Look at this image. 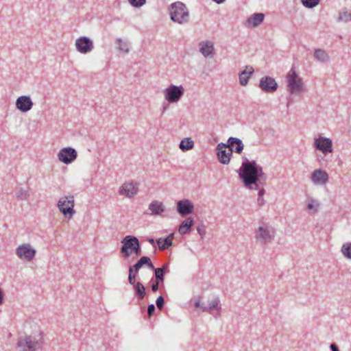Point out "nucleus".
I'll list each match as a JSON object with an SVG mask.
<instances>
[{
  "mask_svg": "<svg viewBox=\"0 0 351 351\" xmlns=\"http://www.w3.org/2000/svg\"><path fill=\"white\" fill-rule=\"evenodd\" d=\"M237 172L245 186L250 189H257L259 186L258 182H265L267 179L262 167L256 160H249L245 156L242 157L241 166Z\"/></svg>",
  "mask_w": 351,
  "mask_h": 351,
  "instance_id": "nucleus-1",
  "label": "nucleus"
},
{
  "mask_svg": "<svg viewBox=\"0 0 351 351\" xmlns=\"http://www.w3.org/2000/svg\"><path fill=\"white\" fill-rule=\"evenodd\" d=\"M23 351H43L45 339L38 324L29 318L23 324Z\"/></svg>",
  "mask_w": 351,
  "mask_h": 351,
  "instance_id": "nucleus-2",
  "label": "nucleus"
},
{
  "mask_svg": "<svg viewBox=\"0 0 351 351\" xmlns=\"http://www.w3.org/2000/svg\"><path fill=\"white\" fill-rule=\"evenodd\" d=\"M123 244L120 252L123 257L126 258L130 257L132 253L136 256L141 254V246L138 239L132 235H127L122 240Z\"/></svg>",
  "mask_w": 351,
  "mask_h": 351,
  "instance_id": "nucleus-3",
  "label": "nucleus"
},
{
  "mask_svg": "<svg viewBox=\"0 0 351 351\" xmlns=\"http://www.w3.org/2000/svg\"><path fill=\"white\" fill-rule=\"evenodd\" d=\"M169 14L171 20L178 24L186 23L189 21V11L186 5L181 1L171 4Z\"/></svg>",
  "mask_w": 351,
  "mask_h": 351,
  "instance_id": "nucleus-4",
  "label": "nucleus"
},
{
  "mask_svg": "<svg viewBox=\"0 0 351 351\" xmlns=\"http://www.w3.org/2000/svg\"><path fill=\"white\" fill-rule=\"evenodd\" d=\"M288 90L291 94L303 91V80L299 77L293 68L289 71L287 75Z\"/></svg>",
  "mask_w": 351,
  "mask_h": 351,
  "instance_id": "nucleus-5",
  "label": "nucleus"
},
{
  "mask_svg": "<svg viewBox=\"0 0 351 351\" xmlns=\"http://www.w3.org/2000/svg\"><path fill=\"white\" fill-rule=\"evenodd\" d=\"M57 206L60 212L64 215H69L71 217L75 213L74 210V196L69 195L62 197L58 202Z\"/></svg>",
  "mask_w": 351,
  "mask_h": 351,
  "instance_id": "nucleus-6",
  "label": "nucleus"
},
{
  "mask_svg": "<svg viewBox=\"0 0 351 351\" xmlns=\"http://www.w3.org/2000/svg\"><path fill=\"white\" fill-rule=\"evenodd\" d=\"M165 99L170 104L177 103L184 93L182 86L169 85L163 90Z\"/></svg>",
  "mask_w": 351,
  "mask_h": 351,
  "instance_id": "nucleus-7",
  "label": "nucleus"
},
{
  "mask_svg": "<svg viewBox=\"0 0 351 351\" xmlns=\"http://www.w3.org/2000/svg\"><path fill=\"white\" fill-rule=\"evenodd\" d=\"M275 230L269 226H260L256 231L255 237L262 244L270 243L274 238Z\"/></svg>",
  "mask_w": 351,
  "mask_h": 351,
  "instance_id": "nucleus-8",
  "label": "nucleus"
},
{
  "mask_svg": "<svg viewBox=\"0 0 351 351\" xmlns=\"http://www.w3.org/2000/svg\"><path fill=\"white\" fill-rule=\"evenodd\" d=\"M216 149L219 161L223 165L228 164L232 156L233 149L228 147V143H220Z\"/></svg>",
  "mask_w": 351,
  "mask_h": 351,
  "instance_id": "nucleus-9",
  "label": "nucleus"
},
{
  "mask_svg": "<svg viewBox=\"0 0 351 351\" xmlns=\"http://www.w3.org/2000/svg\"><path fill=\"white\" fill-rule=\"evenodd\" d=\"M77 157V151L71 147L61 149L58 154V160L66 165L71 163Z\"/></svg>",
  "mask_w": 351,
  "mask_h": 351,
  "instance_id": "nucleus-10",
  "label": "nucleus"
},
{
  "mask_svg": "<svg viewBox=\"0 0 351 351\" xmlns=\"http://www.w3.org/2000/svg\"><path fill=\"white\" fill-rule=\"evenodd\" d=\"M75 47L77 51L81 53L86 54L93 49V42L88 37L81 36L76 39Z\"/></svg>",
  "mask_w": 351,
  "mask_h": 351,
  "instance_id": "nucleus-11",
  "label": "nucleus"
},
{
  "mask_svg": "<svg viewBox=\"0 0 351 351\" xmlns=\"http://www.w3.org/2000/svg\"><path fill=\"white\" fill-rule=\"evenodd\" d=\"M278 86L275 79L271 77L265 76L260 80L259 87L265 93H274L278 89Z\"/></svg>",
  "mask_w": 351,
  "mask_h": 351,
  "instance_id": "nucleus-12",
  "label": "nucleus"
},
{
  "mask_svg": "<svg viewBox=\"0 0 351 351\" xmlns=\"http://www.w3.org/2000/svg\"><path fill=\"white\" fill-rule=\"evenodd\" d=\"M317 149L321 151L323 154H326L332 152V141L326 137H319L316 138L314 143Z\"/></svg>",
  "mask_w": 351,
  "mask_h": 351,
  "instance_id": "nucleus-13",
  "label": "nucleus"
},
{
  "mask_svg": "<svg viewBox=\"0 0 351 351\" xmlns=\"http://www.w3.org/2000/svg\"><path fill=\"white\" fill-rule=\"evenodd\" d=\"M199 51L205 58H213L215 56L214 43L210 40H203L199 43Z\"/></svg>",
  "mask_w": 351,
  "mask_h": 351,
  "instance_id": "nucleus-14",
  "label": "nucleus"
},
{
  "mask_svg": "<svg viewBox=\"0 0 351 351\" xmlns=\"http://www.w3.org/2000/svg\"><path fill=\"white\" fill-rule=\"evenodd\" d=\"M177 211L182 216L191 214L194 210V205L188 199H184L177 202Z\"/></svg>",
  "mask_w": 351,
  "mask_h": 351,
  "instance_id": "nucleus-15",
  "label": "nucleus"
},
{
  "mask_svg": "<svg viewBox=\"0 0 351 351\" xmlns=\"http://www.w3.org/2000/svg\"><path fill=\"white\" fill-rule=\"evenodd\" d=\"M138 187L132 182L124 183L120 187L119 193L120 195H125L128 198H132L137 194Z\"/></svg>",
  "mask_w": 351,
  "mask_h": 351,
  "instance_id": "nucleus-16",
  "label": "nucleus"
},
{
  "mask_svg": "<svg viewBox=\"0 0 351 351\" xmlns=\"http://www.w3.org/2000/svg\"><path fill=\"white\" fill-rule=\"evenodd\" d=\"M264 19L263 13L254 14L245 21L244 25L247 27H256L263 22Z\"/></svg>",
  "mask_w": 351,
  "mask_h": 351,
  "instance_id": "nucleus-17",
  "label": "nucleus"
},
{
  "mask_svg": "<svg viewBox=\"0 0 351 351\" xmlns=\"http://www.w3.org/2000/svg\"><path fill=\"white\" fill-rule=\"evenodd\" d=\"M311 179L315 183L324 185L328 180V174L322 169L315 170L312 173Z\"/></svg>",
  "mask_w": 351,
  "mask_h": 351,
  "instance_id": "nucleus-18",
  "label": "nucleus"
},
{
  "mask_svg": "<svg viewBox=\"0 0 351 351\" xmlns=\"http://www.w3.org/2000/svg\"><path fill=\"white\" fill-rule=\"evenodd\" d=\"M148 209L150 211V215H160L166 210L165 206L158 200L152 201L149 204Z\"/></svg>",
  "mask_w": 351,
  "mask_h": 351,
  "instance_id": "nucleus-19",
  "label": "nucleus"
},
{
  "mask_svg": "<svg viewBox=\"0 0 351 351\" xmlns=\"http://www.w3.org/2000/svg\"><path fill=\"white\" fill-rule=\"evenodd\" d=\"M194 225V220L192 217H189L182 221L178 228V232L181 235L189 234L191 231V228Z\"/></svg>",
  "mask_w": 351,
  "mask_h": 351,
  "instance_id": "nucleus-20",
  "label": "nucleus"
},
{
  "mask_svg": "<svg viewBox=\"0 0 351 351\" xmlns=\"http://www.w3.org/2000/svg\"><path fill=\"white\" fill-rule=\"evenodd\" d=\"M254 70L251 66H246L245 70L241 71L239 74V83L241 86H246L248 83L250 77L254 73Z\"/></svg>",
  "mask_w": 351,
  "mask_h": 351,
  "instance_id": "nucleus-21",
  "label": "nucleus"
},
{
  "mask_svg": "<svg viewBox=\"0 0 351 351\" xmlns=\"http://www.w3.org/2000/svg\"><path fill=\"white\" fill-rule=\"evenodd\" d=\"M228 147L233 149V151H234L237 154H241L243 150V143H242V141L237 137H230L228 139Z\"/></svg>",
  "mask_w": 351,
  "mask_h": 351,
  "instance_id": "nucleus-22",
  "label": "nucleus"
},
{
  "mask_svg": "<svg viewBox=\"0 0 351 351\" xmlns=\"http://www.w3.org/2000/svg\"><path fill=\"white\" fill-rule=\"evenodd\" d=\"M173 234L171 233L165 238H159L156 240V243L158 245L159 250L163 251L168 249L173 245Z\"/></svg>",
  "mask_w": 351,
  "mask_h": 351,
  "instance_id": "nucleus-23",
  "label": "nucleus"
},
{
  "mask_svg": "<svg viewBox=\"0 0 351 351\" xmlns=\"http://www.w3.org/2000/svg\"><path fill=\"white\" fill-rule=\"evenodd\" d=\"M36 254V250L29 244H23V261H32Z\"/></svg>",
  "mask_w": 351,
  "mask_h": 351,
  "instance_id": "nucleus-24",
  "label": "nucleus"
},
{
  "mask_svg": "<svg viewBox=\"0 0 351 351\" xmlns=\"http://www.w3.org/2000/svg\"><path fill=\"white\" fill-rule=\"evenodd\" d=\"M133 285L134 290L138 300H143L146 295L145 288L144 285L140 282H138Z\"/></svg>",
  "mask_w": 351,
  "mask_h": 351,
  "instance_id": "nucleus-25",
  "label": "nucleus"
},
{
  "mask_svg": "<svg viewBox=\"0 0 351 351\" xmlns=\"http://www.w3.org/2000/svg\"><path fill=\"white\" fill-rule=\"evenodd\" d=\"M314 57L320 62H326L330 60L329 55L323 49H316L314 51Z\"/></svg>",
  "mask_w": 351,
  "mask_h": 351,
  "instance_id": "nucleus-26",
  "label": "nucleus"
},
{
  "mask_svg": "<svg viewBox=\"0 0 351 351\" xmlns=\"http://www.w3.org/2000/svg\"><path fill=\"white\" fill-rule=\"evenodd\" d=\"M179 147L183 152L191 150L194 147V142L189 137L184 138L180 141Z\"/></svg>",
  "mask_w": 351,
  "mask_h": 351,
  "instance_id": "nucleus-27",
  "label": "nucleus"
},
{
  "mask_svg": "<svg viewBox=\"0 0 351 351\" xmlns=\"http://www.w3.org/2000/svg\"><path fill=\"white\" fill-rule=\"evenodd\" d=\"M337 21L338 22L348 23L351 21V12H348L346 9L339 13Z\"/></svg>",
  "mask_w": 351,
  "mask_h": 351,
  "instance_id": "nucleus-28",
  "label": "nucleus"
},
{
  "mask_svg": "<svg viewBox=\"0 0 351 351\" xmlns=\"http://www.w3.org/2000/svg\"><path fill=\"white\" fill-rule=\"evenodd\" d=\"M341 252L347 259H351V242L343 244L341 248Z\"/></svg>",
  "mask_w": 351,
  "mask_h": 351,
  "instance_id": "nucleus-29",
  "label": "nucleus"
},
{
  "mask_svg": "<svg viewBox=\"0 0 351 351\" xmlns=\"http://www.w3.org/2000/svg\"><path fill=\"white\" fill-rule=\"evenodd\" d=\"M33 102L29 96L23 95V112H27L32 109Z\"/></svg>",
  "mask_w": 351,
  "mask_h": 351,
  "instance_id": "nucleus-30",
  "label": "nucleus"
},
{
  "mask_svg": "<svg viewBox=\"0 0 351 351\" xmlns=\"http://www.w3.org/2000/svg\"><path fill=\"white\" fill-rule=\"evenodd\" d=\"M302 4L306 8L312 9L318 5L320 0H300Z\"/></svg>",
  "mask_w": 351,
  "mask_h": 351,
  "instance_id": "nucleus-31",
  "label": "nucleus"
},
{
  "mask_svg": "<svg viewBox=\"0 0 351 351\" xmlns=\"http://www.w3.org/2000/svg\"><path fill=\"white\" fill-rule=\"evenodd\" d=\"M116 43L119 45L118 49L121 52H124L125 53H129L130 49L128 43H123L121 38H117L116 40Z\"/></svg>",
  "mask_w": 351,
  "mask_h": 351,
  "instance_id": "nucleus-32",
  "label": "nucleus"
},
{
  "mask_svg": "<svg viewBox=\"0 0 351 351\" xmlns=\"http://www.w3.org/2000/svg\"><path fill=\"white\" fill-rule=\"evenodd\" d=\"M154 275H155V278H156L155 280L160 282H164L165 273H163V271L162 270V269L156 268V269H154Z\"/></svg>",
  "mask_w": 351,
  "mask_h": 351,
  "instance_id": "nucleus-33",
  "label": "nucleus"
},
{
  "mask_svg": "<svg viewBox=\"0 0 351 351\" xmlns=\"http://www.w3.org/2000/svg\"><path fill=\"white\" fill-rule=\"evenodd\" d=\"M197 231L198 234L200 235L202 238H203L206 233V229L204 223L203 221H201L197 226Z\"/></svg>",
  "mask_w": 351,
  "mask_h": 351,
  "instance_id": "nucleus-34",
  "label": "nucleus"
},
{
  "mask_svg": "<svg viewBox=\"0 0 351 351\" xmlns=\"http://www.w3.org/2000/svg\"><path fill=\"white\" fill-rule=\"evenodd\" d=\"M128 1L134 8H140L146 3V0H128Z\"/></svg>",
  "mask_w": 351,
  "mask_h": 351,
  "instance_id": "nucleus-35",
  "label": "nucleus"
},
{
  "mask_svg": "<svg viewBox=\"0 0 351 351\" xmlns=\"http://www.w3.org/2000/svg\"><path fill=\"white\" fill-rule=\"evenodd\" d=\"M219 302H220V301H219V298H217V297L215 298L209 303V304L208 306V308H210V310L213 309V308H218Z\"/></svg>",
  "mask_w": 351,
  "mask_h": 351,
  "instance_id": "nucleus-36",
  "label": "nucleus"
},
{
  "mask_svg": "<svg viewBox=\"0 0 351 351\" xmlns=\"http://www.w3.org/2000/svg\"><path fill=\"white\" fill-rule=\"evenodd\" d=\"M156 304L158 309L161 310L164 307L165 300L162 295L157 298Z\"/></svg>",
  "mask_w": 351,
  "mask_h": 351,
  "instance_id": "nucleus-37",
  "label": "nucleus"
},
{
  "mask_svg": "<svg viewBox=\"0 0 351 351\" xmlns=\"http://www.w3.org/2000/svg\"><path fill=\"white\" fill-rule=\"evenodd\" d=\"M129 274H128V282L130 285H134L136 282V274H134L132 271V269H128Z\"/></svg>",
  "mask_w": 351,
  "mask_h": 351,
  "instance_id": "nucleus-38",
  "label": "nucleus"
},
{
  "mask_svg": "<svg viewBox=\"0 0 351 351\" xmlns=\"http://www.w3.org/2000/svg\"><path fill=\"white\" fill-rule=\"evenodd\" d=\"M149 257L148 256H142L137 262L136 263L140 265L141 267H142L143 265H146V263L148 262V259Z\"/></svg>",
  "mask_w": 351,
  "mask_h": 351,
  "instance_id": "nucleus-39",
  "label": "nucleus"
},
{
  "mask_svg": "<svg viewBox=\"0 0 351 351\" xmlns=\"http://www.w3.org/2000/svg\"><path fill=\"white\" fill-rule=\"evenodd\" d=\"M155 310H156V307H155L154 304H152L148 305L147 314H148L149 317H151L154 314V313L155 312Z\"/></svg>",
  "mask_w": 351,
  "mask_h": 351,
  "instance_id": "nucleus-40",
  "label": "nucleus"
},
{
  "mask_svg": "<svg viewBox=\"0 0 351 351\" xmlns=\"http://www.w3.org/2000/svg\"><path fill=\"white\" fill-rule=\"evenodd\" d=\"M141 267L136 263L133 266H130L129 269H132L133 273L137 274Z\"/></svg>",
  "mask_w": 351,
  "mask_h": 351,
  "instance_id": "nucleus-41",
  "label": "nucleus"
},
{
  "mask_svg": "<svg viewBox=\"0 0 351 351\" xmlns=\"http://www.w3.org/2000/svg\"><path fill=\"white\" fill-rule=\"evenodd\" d=\"M16 108L22 111V96L19 97L16 101Z\"/></svg>",
  "mask_w": 351,
  "mask_h": 351,
  "instance_id": "nucleus-42",
  "label": "nucleus"
},
{
  "mask_svg": "<svg viewBox=\"0 0 351 351\" xmlns=\"http://www.w3.org/2000/svg\"><path fill=\"white\" fill-rule=\"evenodd\" d=\"M160 282L155 280V282L152 285V290L154 292H156L158 290Z\"/></svg>",
  "mask_w": 351,
  "mask_h": 351,
  "instance_id": "nucleus-43",
  "label": "nucleus"
},
{
  "mask_svg": "<svg viewBox=\"0 0 351 351\" xmlns=\"http://www.w3.org/2000/svg\"><path fill=\"white\" fill-rule=\"evenodd\" d=\"M257 204H258V206H262L265 204V199H264L263 197H258Z\"/></svg>",
  "mask_w": 351,
  "mask_h": 351,
  "instance_id": "nucleus-44",
  "label": "nucleus"
},
{
  "mask_svg": "<svg viewBox=\"0 0 351 351\" xmlns=\"http://www.w3.org/2000/svg\"><path fill=\"white\" fill-rule=\"evenodd\" d=\"M146 265L147 266V267L152 270H154L156 269V268L154 267L153 263H152L151 261V259L150 258H149L148 259V262L146 263Z\"/></svg>",
  "mask_w": 351,
  "mask_h": 351,
  "instance_id": "nucleus-45",
  "label": "nucleus"
},
{
  "mask_svg": "<svg viewBox=\"0 0 351 351\" xmlns=\"http://www.w3.org/2000/svg\"><path fill=\"white\" fill-rule=\"evenodd\" d=\"M16 252L17 256H18L20 258H22V245H19V246L16 248Z\"/></svg>",
  "mask_w": 351,
  "mask_h": 351,
  "instance_id": "nucleus-46",
  "label": "nucleus"
},
{
  "mask_svg": "<svg viewBox=\"0 0 351 351\" xmlns=\"http://www.w3.org/2000/svg\"><path fill=\"white\" fill-rule=\"evenodd\" d=\"M257 189H258V197H263V195L265 193V189L263 188H261V189L258 188Z\"/></svg>",
  "mask_w": 351,
  "mask_h": 351,
  "instance_id": "nucleus-47",
  "label": "nucleus"
},
{
  "mask_svg": "<svg viewBox=\"0 0 351 351\" xmlns=\"http://www.w3.org/2000/svg\"><path fill=\"white\" fill-rule=\"evenodd\" d=\"M331 351H339L338 346L335 343L330 344Z\"/></svg>",
  "mask_w": 351,
  "mask_h": 351,
  "instance_id": "nucleus-48",
  "label": "nucleus"
},
{
  "mask_svg": "<svg viewBox=\"0 0 351 351\" xmlns=\"http://www.w3.org/2000/svg\"><path fill=\"white\" fill-rule=\"evenodd\" d=\"M200 308H202V311L203 312H207V311H210V308H208V306H206V305H205L204 304H203V303L202 304V305H201V307H200Z\"/></svg>",
  "mask_w": 351,
  "mask_h": 351,
  "instance_id": "nucleus-49",
  "label": "nucleus"
},
{
  "mask_svg": "<svg viewBox=\"0 0 351 351\" xmlns=\"http://www.w3.org/2000/svg\"><path fill=\"white\" fill-rule=\"evenodd\" d=\"M3 293L2 290L0 289V306L3 304Z\"/></svg>",
  "mask_w": 351,
  "mask_h": 351,
  "instance_id": "nucleus-50",
  "label": "nucleus"
},
{
  "mask_svg": "<svg viewBox=\"0 0 351 351\" xmlns=\"http://www.w3.org/2000/svg\"><path fill=\"white\" fill-rule=\"evenodd\" d=\"M307 208H308V210H312V209H313V208H314V205H313V203H308V204H307Z\"/></svg>",
  "mask_w": 351,
  "mask_h": 351,
  "instance_id": "nucleus-51",
  "label": "nucleus"
},
{
  "mask_svg": "<svg viewBox=\"0 0 351 351\" xmlns=\"http://www.w3.org/2000/svg\"><path fill=\"white\" fill-rule=\"evenodd\" d=\"M147 241H148V242H149L150 244H152V245H154V243H155L154 239L153 238H148V239H147Z\"/></svg>",
  "mask_w": 351,
  "mask_h": 351,
  "instance_id": "nucleus-52",
  "label": "nucleus"
},
{
  "mask_svg": "<svg viewBox=\"0 0 351 351\" xmlns=\"http://www.w3.org/2000/svg\"><path fill=\"white\" fill-rule=\"evenodd\" d=\"M167 264H165L162 266V267H160L159 269H162V270L163 271V273H165V270L167 269Z\"/></svg>",
  "mask_w": 351,
  "mask_h": 351,
  "instance_id": "nucleus-53",
  "label": "nucleus"
},
{
  "mask_svg": "<svg viewBox=\"0 0 351 351\" xmlns=\"http://www.w3.org/2000/svg\"><path fill=\"white\" fill-rule=\"evenodd\" d=\"M23 199H26L27 197H29V195L27 191H23Z\"/></svg>",
  "mask_w": 351,
  "mask_h": 351,
  "instance_id": "nucleus-54",
  "label": "nucleus"
},
{
  "mask_svg": "<svg viewBox=\"0 0 351 351\" xmlns=\"http://www.w3.org/2000/svg\"><path fill=\"white\" fill-rule=\"evenodd\" d=\"M214 2L217 3V4H220L223 3L226 0H213Z\"/></svg>",
  "mask_w": 351,
  "mask_h": 351,
  "instance_id": "nucleus-55",
  "label": "nucleus"
},
{
  "mask_svg": "<svg viewBox=\"0 0 351 351\" xmlns=\"http://www.w3.org/2000/svg\"><path fill=\"white\" fill-rule=\"evenodd\" d=\"M201 305H202V304L200 303V302H199V301H196V302H195V306L196 307H201Z\"/></svg>",
  "mask_w": 351,
  "mask_h": 351,
  "instance_id": "nucleus-56",
  "label": "nucleus"
},
{
  "mask_svg": "<svg viewBox=\"0 0 351 351\" xmlns=\"http://www.w3.org/2000/svg\"><path fill=\"white\" fill-rule=\"evenodd\" d=\"M21 343H22L21 340V339H19V340H18V342H17V345H18V346H21Z\"/></svg>",
  "mask_w": 351,
  "mask_h": 351,
  "instance_id": "nucleus-57",
  "label": "nucleus"
},
{
  "mask_svg": "<svg viewBox=\"0 0 351 351\" xmlns=\"http://www.w3.org/2000/svg\"><path fill=\"white\" fill-rule=\"evenodd\" d=\"M167 106H163L162 108V113L165 112V110H167Z\"/></svg>",
  "mask_w": 351,
  "mask_h": 351,
  "instance_id": "nucleus-58",
  "label": "nucleus"
}]
</instances>
